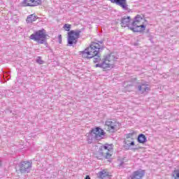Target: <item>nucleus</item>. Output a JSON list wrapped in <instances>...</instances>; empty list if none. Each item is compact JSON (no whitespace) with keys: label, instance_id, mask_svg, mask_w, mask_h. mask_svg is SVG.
Returning a JSON list of instances; mask_svg holds the SVG:
<instances>
[{"label":"nucleus","instance_id":"obj_1","mask_svg":"<svg viewBox=\"0 0 179 179\" xmlns=\"http://www.w3.org/2000/svg\"><path fill=\"white\" fill-rule=\"evenodd\" d=\"M103 48L102 45H99L96 42H92L88 48L80 52V55H81L83 58H87V59H93L94 64H99L101 61L100 52L103 51Z\"/></svg>","mask_w":179,"mask_h":179},{"label":"nucleus","instance_id":"obj_2","mask_svg":"<svg viewBox=\"0 0 179 179\" xmlns=\"http://www.w3.org/2000/svg\"><path fill=\"white\" fill-rule=\"evenodd\" d=\"M129 30L134 33H145V30H146V19H145V17L137 15L130 24Z\"/></svg>","mask_w":179,"mask_h":179},{"label":"nucleus","instance_id":"obj_3","mask_svg":"<svg viewBox=\"0 0 179 179\" xmlns=\"http://www.w3.org/2000/svg\"><path fill=\"white\" fill-rule=\"evenodd\" d=\"M71 27L72 25L69 24H65L63 27L66 31H69L67 36V45H69V47H75V45L78 44V38L80 37V33H82V31L79 29L71 31Z\"/></svg>","mask_w":179,"mask_h":179},{"label":"nucleus","instance_id":"obj_4","mask_svg":"<svg viewBox=\"0 0 179 179\" xmlns=\"http://www.w3.org/2000/svg\"><path fill=\"white\" fill-rule=\"evenodd\" d=\"M106 136V132L103 129L99 127H96L90 131L89 135L87 136V141L89 143H92L93 141H101Z\"/></svg>","mask_w":179,"mask_h":179},{"label":"nucleus","instance_id":"obj_5","mask_svg":"<svg viewBox=\"0 0 179 179\" xmlns=\"http://www.w3.org/2000/svg\"><path fill=\"white\" fill-rule=\"evenodd\" d=\"M109 146H113V144L109 145L106 143L103 147L99 148L97 159L105 157V159H109L108 162H110V163L113 162V159H111V156H113V154H111V150H113V148H110Z\"/></svg>","mask_w":179,"mask_h":179},{"label":"nucleus","instance_id":"obj_6","mask_svg":"<svg viewBox=\"0 0 179 179\" xmlns=\"http://www.w3.org/2000/svg\"><path fill=\"white\" fill-rule=\"evenodd\" d=\"M29 38L34 40V41H37L38 44H45V43H47V34H45V29H42L36 31L29 36Z\"/></svg>","mask_w":179,"mask_h":179},{"label":"nucleus","instance_id":"obj_7","mask_svg":"<svg viewBox=\"0 0 179 179\" xmlns=\"http://www.w3.org/2000/svg\"><path fill=\"white\" fill-rule=\"evenodd\" d=\"M134 135H136V132L135 131H132L125 135L126 138L123 142V148L125 149V150H130V149L135 146V138H134Z\"/></svg>","mask_w":179,"mask_h":179},{"label":"nucleus","instance_id":"obj_8","mask_svg":"<svg viewBox=\"0 0 179 179\" xmlns=\"http://www.w3.org/2000/svg\"><path fill=\"white\" fill-rule=\"evenodd\" d=\"M111 57V55H107L103 56V59H102V62L101 64L98 63L95 65V68H102V69H105L106 71H109L110 68H111V64L110 62V58Z\"/></svg>","mask_w":179,"mask_h":179},{"label":"nucleus","instance_id":"obj_9","mask_svg":"<svg viewBox=\"0 0 179 179\" xmlns=\"http://www.w3.org/2000/svg\"><path fill=\"white\" fill-rule=\"evenodd\" d=\"M31 162L22 161L18 164L20 173L24 174L26 173H30L31 171Z\"/></svg>","mask_w":179,"mask_h":179},{"label":"nucleus","instance_id":"obj_10","mask_svg":"<svg viewBox=\"0 0 179 179\" xmlns=\"http://www.w3.org/2000/svg\"><path fill=\"white\" fill-rule=\"evenodd\" d=\"M146 174V171L143 169H138L133 172L132 175L130 176L131 179H142L145 177Z\"/></svg>","mask_w":179,"mask_h":179},{"label":"nucleus","instance_id":"obj_11","mask_svg":"<svg viewBox=\"0 0 179 179\" xmlns=\"http://www.w3.org/2000/svg\"><path fill=\"white\" fill-rule=\"evenodd\" d=\"M99 178L101 179H111L113 176L110 172L106 171V170H102L98 173Z\"/></svg>","mask_w":179,"mask_h":179},{"label":"nucleus","instance_id":"obj_12","mask_svg":"<svg viewBox=\"0 0 179 179\" xmlns=\"http://www.w3.org/2000/svg\"><path fill=\"white\" fill-rule=\"evenodd\" d=\"M131 23V17H124L122 19L121 26L122 27H130L131 25H129Z\"/></svg>","mask_w":179,"mask_h":179},{"label":"nucleus","instance_id":"obj_13","mask_svg":"<svg viewBox=\"0 0 179 179\" xmlns=\"http://www.w3.org/2000/svg\"><path fill=\"white\" fill-rule=\"evenodd\" d=\"M138 90L141 92V93H145V92H149L150 90V87L147 84H142L138 86Z\"/></svg>","mask_w":179,"mask_h":179},{"label":"nucleus","instance_id":"obj_14","mask_svg":"<svg viewBox=\"0 0 179 179\" xmlns=\"http://www.w3.org/2000/svg\"><path fill=\"white\" fill-rule=\"evenodd\" d=\"M114 1L115 3H117V5H120V6H121L123 9H127V8H128L126 0H114Z\"/></svg>","mask_w":179,"mask_h":179},{"label":"nucleus","instance_id":"obj_15","mask_svg":"<svg viewBox=\"0 0 179 179\" xmlns=\"http://www.w3.org/2000/svg\"><path fill=\"white\" fill-rule=\"evenodd\" d=\"M105 129H106V131H111V129H113V120H107L105 122Z\"/></svg>","mask_w":179,"mask_h":179},{"label":"nucleus","instance_id":"obj_16","mask_svg":"<svg viewBox=\"0 0 179 179\" xmlns=\"http://www.w3.org/2000/svg\"><path fill=\"white\" fill-rule=\"evenodd\" d=\"M38 19V17L36 16L34 14L29 15L26 20L27 23H33Z\"/></svg>","mask_w":179,"mask_h":179},{"label":"nucleus","instance_id":"obj_17","mask_svg":"<svg viewBox=\"0 0 179 179\" xmlns=\"http://www.w3.org/2000/svg\"><path fill=\"white\" fill-rule=\"evenodd\" d=\"M137 141L138 143H145V142L148 141V138L145 134H141L138 135Z\"/></svg>","mask_w":179,"mask_h":179},{"label":"nucleus","instance_id":"obj_18","mask_svg":"<svg viewBox=\"0 0 179 179\" xmlns=\"http://www.w3.org/2000/svg\"><path fill=\"white\" fill-rule=\"evenodd\" d=\"M41 3H43L41 0H34V3H28L27 4V6H38V5H41Z\"/></svg>","mask_w":179,"mask_h":179},{"label":"nucleus","instance_id":"obj_19","mask_svg":"<svg viewBox=\"0 0 179 179\" xmlns=\"http://www.w3.org/2000/svg\"><path fill=\"white\" fill-rule=\"evenodd\" d=\"M120 127H121V124H120V122H115L113 126V132H115V131H118V129H120Z\"/></svg>","mask_w":179,"mask_h":179},{"label":"nucleus","instance_id":"obj_20","mask_svg":"<svg viewBox=\"0 0 179 179\" xmlns=\"http://www.w3.org/2000/svg\"><path fill=\"white\" fill-rule=\"evenodd\" d=\"M117 162H118V164H119L120 166H122V164H124V163H127V162H128V159H127L126 157H124V158H120V159H119L117 160Z\"/></svg>","mask_w":179,"mask_h":179},{"label":"nucleus","instance_id":"obj_21","mask_svg":"<svg viewBox=\"0 0 179 179\" xmlns=\"http://www.w3.org/2000/svg\"><path fill=\"white\" fill-rule=\"evenodd\" d=\"M173 177L174 179H179V169H175L173 171Z\"/></svg>","mask_w":179,"mask_h":179},{"label":"nucleus","instance_id":"obj_22","mask_svg":"<svg viewBox=\"0 0 179 179\" xmlns=\"http://www.w3.org/2000/svg\"><path fill=\"white\" fill-rule=\"evenodd\" d=\"M27 2H31L32 3H34V0H23L22 5H24V6H29L27 5L30 3H27Z\"/></svg>","mask_w":179,"mask_h":179},{"label":"nucleus","instance_id":"obj_23","mask_svg":"<svg viewBox=\"0 0 179 179\" xmlns=\"http://www.w3.org/2000/svg\"><path fill=\"white\" fill-rule=\"evenodd\" d=\"M36 62L38 64H40V65H43L44 64V62L41 60V57H38V59H36Z\"/></svg>","mask_w":179,"mask_h":179},{"label":"nucleus","instance_id":"obj_24","mask_svg":"<svg viewBox=\"0 0 179 179\" xmlns=\"http://www.w3.org/2000/svg\"><path fill=\"white\" fill-rule=\"evenodd\" d=\"M58 40H59V44H62V35L59 34L58 36Z\"/></svg>","mask_w":179,"mask_h":179},{"label":"nucleus","instance_id":"obj_25","mask_svg":"<svg viewBox=\"0 0 179 179\" xmlns=\"http://www.w3.org/2000/svg\"><path fill=\"white\" fill-rule=\"evenodd\" d=\"M96 43L99 44V45H102L103 47V50H104V45H103V41H98Z\"/></svg>","mask_w":179,"mask_h":179},{"label":"nucleus","instance_id":"obj_26","mask_svg":"<svg viewBox=\"0 0 179 179\" xmlns=\"http://www.w3.org/2000/svg\"><path fill=\"white\" fill-rule=\"evenodd\" d=\"M85 179H92V178H90V176L89 175H87Z\"/></svg>","mask_w":179,"mask_h":179},{"label":"nucleus","instance_id":"obj_27","mask_svg":"<svg viewBox=\"0 0 179 179\" xmlns=\"http://www.w3.org/2000/svg\"><path fill=\"white\" fill-rule=\"evenodd\" d=\"M0 167H2V164L1 163V159H0Z\"/></svg>","mask_w":179,"mask_h":179},{"label":"nucleus","instance_id":"obj_28","mask_svg":"<svg viewBox=\"0 0 179 179\" xmlns=\"http://www.w3.org/2000/svg\"><path fill=\"white\" fill-rule=\"evenodd\" d=\"M110 2H112L113 3V0H110Z\"/></svg>","mask_w":179,"mask_h":179},{"label":"nucleus","instance_id":"obj_29","mask_svg":"<svg viewBox=\"0 0 179 179\" xmlns=\"http://www.w3.org/2000/svg\"><path fill=\"white\" fill-rule=\"evenodd\" d=\"M10 113H12V110H10Z\"/></svg>","mask_w":179,"mask_h":179}]
</instances>
